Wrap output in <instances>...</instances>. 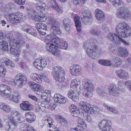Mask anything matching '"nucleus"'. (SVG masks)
<instances>
[{"label": "nucleus", "mask_w": 131, "mask_h": 131, "mask_svg": "<svg viewBox=\"0 0 131 131\" xmlns=\"http://www.w3.org/2000/svg\"><path fill=\"white\" fill-rule=\"evenodd\" d=\"M36 27L40 34L43 35L46 34L47 27L45 24L41 23H38L36 24Z\"/></svg>", "instance_id": "a211bd4d"}, {"label": "nucleus", "mask_w": 131, "mask_h": 131, "mask_svg": "<svg viewBox=\"0 0 131 131\" xmlns=\"http://www.w3.org/2000/svg\"><path fill=\"white\" fill-rule=\"evenodd\" d=\"M36 6L38 10H45L46 9V4L42 2H37L36 4Z\"/></svg>", "instance_id": "a19ab883"}, {"label": "nucleus", "mask_w": 131, "mask_h": 131, "mask_svg": "<svg viewBox=\"0 0 131 131\" xmlns=\"http://www.w3.org/2000/svg\"><path fill=\"white\" fill-rule=\"evenodd\" d=\"M80 107L88 113L94 114L95 110L94 108L91 107V105L85 101H81L79 103Z\"/></svg>", "instance_id": "9b49d317"}, {"label": "nucleus", "mask_w": 131, "mask_h": 131, "mask_svg": "<svg viewBox=\"0 0 131 131\" xmlns=\"http://www.w3.org/2000/svg\"><path fill=\"white\" fill-rule=\"evenodd\" d=\"M109 50L115 55H118L121 57H126L128 55L127 49L125 48L119 47L117 50H115V48L112 47Z\"/></svg>", "instance_id": "1a4fd4ad"}, {"label": "nucleus", "mask_w": 131, "mask_h": 131, "mask_svg": "<svg viewBox=\"0 0 131 131\" xmlns=\"http://www.w3.org/2000/svg\"><path fill=\"white\" fill-rule=\"evenodd\" d=\"M28 15L31 19H34L36 21L42 22L46 21L47 20L46 15L44 13H42L39 16L38 13L32 9L30 8L27 10Z\"/></svg>", "instance_id": "423d86ee"}, {"label": "nucleus", "mask_w": 131, "mask_h": 131, "mask_svg": "<svg viewBox=\"0 0 131 131\" xmlns=\"http://www.w3.org/2000/svg\"><path fill=\"white\" fill-rule=\"evenodd\" d=\"M83 86L87 91H93L94 86L91 81L89 79H84L82 81Z\"/></svg>", "instance_id": "dca6fc26"}, {"label": "nucleus", "mask_w": 131, "mask_h": 131, "mask_svg": "<svg viewBox=\"0 0 131 131\" xmlns=\"http://www.w3.org/2000/svg\"><path fill=\"white\" fill-rule=\"evenodd\" d=\"M115 73L116 75L121 79H127L129 77L127 72L121 69L116 70Z\"/></svg>", "instance_id": "2eb2a0df"}, {"label": "nucleus", "mask_w": 131, "mask_h": 131, "mask_svg": "<svg viewBox=\"0 0 131 131\" xmlns=\"http://www.w3.org/2000/svg\"><path fill=\"white\" fill-rule=\"evenodd\" d=\"M94 43L96 41V40L92 39L90 40L86 41L84 44L83 48L85 49L86 53L92 58L95 59L96 57H99L100 56L98 47L95 45H92L90 42Z\"/></svg>", "instance_id": "20e7f679"}, {"label": "nucleus", "mask_w": 131, "mask_h": 131, "mask_svg": "<svg viewBox=\"0 0 131 131\" xmlns=\"http://www.w3.org/2000/svg\"><path fill=\"white\" fill-rule=\"evenodd\" d=\"M85 129L81 128L79 126H76V127L71 129V131H85Z\"/></svg>", "instance_id": "338daca9"}, {"label": "nucleus", "mask_w": 131, "mask_h": 131, "mask_svg": "<svg viewBox=\"0 0 131 131\" xmlns=\"http://www.w3.org/2000/svg\"><path fill=\"white\" fill-rule=\"evenodd\" d=\"M70 72L73 75H77L81 71V67L80 66L74 64L70 67Z\"/></svg>", "instance_id": "412c9836"}, {"label": "nucleus", "mask_w": 131, "mask_h": 131, "mask_svg": "<svg viewBox=\"0 0 131 131\" xmlns=\"http://www.w3.org/2000/svg\"><path fill=\"white\" fill-rule=\"evenodd\" d=\"M15 79L18 82L19 85L18 86L20 88L25 85L27 82V78L24 75L21 73H19L15 77Z\"/></svg>", "instance_id": "4468645a"}, {"label": "nucleus", "mask_w": 131, "mask_h": 131, "mask_svg": "<svg viewBox=\"0 0 131 131\" xmlns=\"http://www.w3.org/2000/svg\"><path fill=\"white\" fill-rule=\"evenodd\" d=\"M52 71V74L54 77L60 74H65L63 69L60 66L54 67Z\"/></svg>", "instance_id": "f3484780"}, {"label": "nucleus", "mask_w": 131, "mask_h": 131, "mask_svg": "<svg viewBox=\"0 0 131 131\" xmlns=\"http://www.w3.org/2000/svg\"><path fill=\"white\" fill-rule=\"evenodd\" d=\"M0 61L8 67L13 69L15 67L14 63L7 58H2L1 59Z\"/></svg>", "instance_id": "b1692460"}, {"label": "nucleus", "mask_w": 131, "mask_h": 131, "mask_svg": "<svg viewBox=\"0 0 131 131\" xmlns=\"http://www.w3.org/2000/svg\"><path fill=\"white\" fill-rule=\"evenodd\" d=\"M9 17L10 23L13 24H16L23 21L25 18L24 14L19 12L10 14Z\"/></svg>", "instance_id": "6e6552de"}, {"label": "nucleus", "mask_w": 131, "mask_h": 131, "mask_svg": "<svg viewBox=\"0 0 131 131\" xmlns=\"http://www.w3.org/2000/svg\"><path fill=\"white\" fill-rule=\"evenodd\" d=\"M45 42H48L46 45L47 50L55 55L59 54L60 50L56 44H58L60 43L59 38L54 34H50L47 35L45 38Z\"/></svg>", "instance_id": "f03ea898"}, {"label": "nucleus", "mask_w": 131, "mask_h": 131, "mask_svg": "<svg viewBox=\"0 0 131 131\" xmlns=\"http://www.w3.org/2000/svg\"><path fill=\"white\" fill-rule=\"evenodd\" d=\"M2 81L5 83H8L14 86H15L17 85L16 82L15 80L11 78L5 77L2 79Z\"/></svg>", "instance_id": "bb28decb"}, {"label": "nucleus", "mask_w": 131, "mask_h": 131, "mask_svg": "<svg viewBox=\"0 0 131 131\" xmlns=\"http://www.w3.org/2000/svg\"><path fill=\"white\" fill-rule=\"evenodd\" d=\"M12 97H11V101L16 103H18L20 98V93L19 92L15 91L13 94Z\"/></svg>", "instance_id": "2f4dec72"}, {"label": "nucleus", "mask_w": 131, "mask_h": 131, "mask_svg": "<svg viewBox=\"0 0 131 131\" xmlns=\"http://www.w3.org/2000/svg\"><path fill=\"white\" fill-rule=\"evenodd\" d=\"M40 61V64L41 67V70L43 68L45 67L47 65V62L45 59L42 57H39Z\"/></svg>", "instance_id": "864d4df0"}, {"label": "nucleus", "mask_w": 131, "mask_h": 131, "mask_svg": "<svg viewBox=\"0 0 131 131\" xmlns=\"http://www.w3.org/2000/svg\"><path fill=\"white\" fill-rule=\"evenodd\" d=\"M51 7L57 13L59 14L62 13L63 12L62 8L60 6L58 5L56 1L54 0H52L51 2Z\"/></svg>", "instance_id": "aec40b11"}, {"label": "nucleus", "mask_w": 131, "mask_h": 131, "mask_svg": "<svg viewBox=\"0 0 131 131\" xmlns=\"http://www.w3.org/2000/svg\"><path fill=\"white\" fill-rule=\"evenodd\" d=\"M71 113L73 115V116L76 117L79 115L80 112L79 111L78 109H76L75 111H73V112H71Z\"/></svg>", "instance_id": "774afa93"}, {"label": "nucleus", "mask_w": 131, "mask_h": 131, "mask_svg": "<svg viewBox=\"0 0 131 131\" xmlns=\"http://www.w3.org/2000/svg\"><path fill=\"white\" fill-rule=\"evenodd\" d=\"M91 17V14L88 10H85L81 14V20L83 22H85Z\"/></svg>", "instance_id": "cd10ccee"}, {"label": "nucleus", "mask_w": 131, "mask_h": 131, "mask_svg": "<svg viewBox=\"0 0 131 131\" xmlns=\"http://www.w3.org/2000/svg\"><path fill=\"white\" fill-rule=\"evenodd\" d=\"M98 126L102 131H110L111 128V121L107 119H104L100 122Z\"/></svg>", "instance_id": "9d476101"}, {"label": "nucleus", "mask_w": 131, "mask_h": 131, "mask_svg": "<svg viewBox=\"0 0 131 131\" xmlns=\"http://www.w3.org/2000/svg\"><path fill=\"white\" fill-rule=\"evenodd\" d=\"M117 17L119 19H123L124 18L128 19L131 16V12L124 5H123L117 9L116 13Z\"/></svg>", "instance_id": "0eeeda50"}, {"label": "nucleus", "mask_w": 131, "mask_h": 131, "mask_svg": "<svg viewBox=\"0 0 131 131\" xmlns=\"http://www.w3.org/2000/svg\"><path fill=\"white\" fill-rule=\"evenodd\" d=\"M26 32L28 33L33 36L36 37L37 35L36 31L33 27L29 25Z\"/></svg>", "instance_id": "e433bc0d"}, {"label": "nucleus", "mask_w": 131, "mask_h": 131, "mask_svg": "<svg viewBox=\"0 0 131 131\" xmlns=\"http://www.w3.org/2000/svg\"><path fill=\"white\" fill-rule=\"evenodd\" d=\"M98 62L101 65L106 66H110L112 65L111 61L107 60H99Z\"/></svg>", "instance_id": "4c0bfd02"}, {"label": "nucleus", "mask_w": 131, "mask_h": 131, "mask_svg": "<svg viewBox=\"0 0 131 131\" xmlns=\"http://www.w3.org/2000/svg\"><path fill=\"white\" fill-rule=\"evenodd\" d=\"M7 90L9 92L11 91L10 88L5 84H1L0 85V90Z\"/></svg>", "instance_id": "09e8293b"}, {"label": "nucleus", "mask_w": 131, "mask_h": 131, "mask_svg": "<svg viewBox=\"0 0 131 131\" xmlns=\"http://www.w3.org/2000/svg\"><path fill=\"white\" fill-rule=\"evenodd\" d=\"M32 80L38 83H41L42 80L46 78V76L43 74L31 73L30 75Z\"/></svg>", "instance_id": "6ab92c4d"}, {"label": "nucleus", "mask_w": 131, "mask_h": 131, "mask_svg": "<svg viewBox=\"0 0 131 131\" xmlns=\"http://www.w3.org/2000/svg\"><path fill=\"white\" fill-rule=\"evenodd\" d=\"M10 122H8L6 123V124L4 127V128L7 131H13L15 129V128L16 127H14V128L12 125L9 124Z\"/></svg>", "instance_id": "49530a36"}, {"label": "nucleus", "mask_w": 131, "mask_h": 131, "mask_svg": "<svg viewBox=\"0 0 131 131\" xmlns=\"http://www.w3.org/2000/svg\"><path fill=\"white\" fill-rule=\"evenodd\" d=\"M40 61L39 57L36 59L34 62V65L35 67L38 69L41 70V67H40Z\"/></svg>", "instance_id": "de8ad7c7"}, {"label": "nucleus", "mask_w": 131, "mask_h": 131, "mask_svg": "<svg viewBox=\"0 0 131 131\" xmlns=\"http://www.w3.org/2000/svg\"><path fill=\"white\" fill-rule=\"evenodd\" d=\"M107 110L115 114H118V112L117 110L115 109L114 108H113V107H111L110 106H107Z\"/></svg>", "instance_id": "680f3d73"}, {"label": "nucleus", "mask_w": 131, "mask_h": 131, "mask_svg": "<svg viewBox=\"0 0 131 131\" xmlns=\"http://www.w3.org/2000/svg\"><path fill=\"white\" fill-rule=\"evenodd\" d=\"M56 118L61 123H64V124L65 126H67L68 124V122L62 116L60 115H57L56 116Z\"/></svg>", "instance_id": "c03bdc74"}, {"label": "nucleus", "mask_w": 131, "mask_h": 131, "mask_svg": "<svg viewBox=\"0 0 131 131\" xmlns=\"http://www.w3.org/2000/svg\"><path fill=\"white\" fill-rule=\"evenodd\" d=\"M8 44L5 40H2L0 42V49L2 51H7L8 50Z\"/></svg>", "instance_id": "473e14b6"}, {"label": "nucleus", "mask_w": 131, "mask_h": 131, "mask_svg": "<svg viewBox=\"0 0 131 131\" xmlns=\"http://www.w3.org/2000/svg\"><path fill=\"white\" fill-rule=\"evenodd\" d=\"M90 32L93 35L98 36L100 34V31L96 28H93L91 29Z\"/></svg>", "instance_id": "6e6d98bb"}, {"label": "nucleus", "mask_w": 131, "mask_h": 131, "mask_svg": "<svg viewBox=\"0 0 131 131\" xmlns=\"http://www.w3.org/2000/svg\"><path fill=\"white\" fill-rule=\"evenodd\" d=\"M78 125L81 128L85 129L87 128V124L83 119L81 118H78Z\"/></svg>", "instance_id": "f704fd0d"}, {"label": "nucleus", "mask_w": 131, "mask_h": 131, "mask_svg": "<svg viewBox=\"0 0 131 131\" xmlns=\"http://www.w3.org/2000/svg\"><path fill=\"white\" fill-rule=\"evenodd\" d=\"M47 23L51 26L56 25L57 23L56 19L53 17L50 16L48 17Z\"/></svg>", "instance_id": "58836bf2"}, {"label": "nucleus", "mask_w": 131, "mask_h": 131, "mask_svg": "<svg viewBox=\"0 0 131 131\" xmlns=\"http://www.w3.org/2000/svg\"><path fill=\"white\" fill-rule=\"evenodd\" d=\"M56 25L52 26V27L51 28V30L52 32L56 34H58L60 33V30L58 27H57Z\"/></svg>", "instance_id": "5fc2aeb1"}, {"label": "nucleus", "mask_w": 131, "mask_h": 131, "mask_svg": "<svg viewBox=\"0 0 131 131\" xmlns=\"http://www.w3.org/2000/svg\"><path fill=\"white\" fill-rule=\"evenodd\" d=\"M80 81L79 79H74L71 82L70 88L72 90L77 91V90L80 87Z\"/></svg>", "instance_id": "393cba45"}, {"label": "nucleus", "mask_w": 131, "mask_h": 131, "mask_svg": "<svg viewBox=\"0 0 131 131\" xmlns=\"http://www.w3.org/2000/svg\"><path fill=\"white\" fill-rule=\"evenodd\" d=\"M29 85H30L32 90L34 91L38 92L40 93V97L42 99H44V100L45 102H48V95H51V91L48 90H44V88L39 84H37L36 83H34L32 82H29Z\"/></svg>", "instance_id": "39448f33"}, {"label": "nucleus", "mask_w": 131, "mask_h": 131, "mask_svg": "<svg viewBox=\"0 0 131 131\" xmlns=\"http://www.w3.org/2000/svg\"><path fill=\"white\" fill-rule=\"evenodd\" d=\"M0 108L6 112H9L11 111V108L8 105L2 103H0Z\"/></svg>", "instance_id": "c9c22d12"}, {"label": "nucleus", "mask_w": 131, "mask_h": 131, "mask_svg": "<svg viewBox=\"0 0 131 131\" xmlns=\"http://www.w3.org/2000/svg\"><path fill=\"white\" fill-rule=\"evenodd\" d=\"M125 86L129 90L131 91V81L128 80L125 81L124 83Z\"/></svg>", "instance_id": "e2e57ef3"}, {"label": "nucleus", "mask_w": 131, "mask_h": 131, "mask_svg": "<svg viewBox=\"0 0 131 131\" xmlns=\"http://www.w3.org/2000/svg\"><path fill=\"white\" fill-rule=\"evenodd\" d=\"M59 44H57L58 45V46L60 48L64 49H67L68 47V46L67 42L65 41H63L61 42V41L60 39V42Z\"/></svg>", "instance_id": "ea45409f"}, {"label": "nucleus", "mask_w": 131, "mask_h": 131, "mask_svg": "<svg viewBox=\"0 0 131 131\" xmlns=\"http://www.w3.org/2000/svg\"><path fill=\"white\" fill-rule=\"evenodd\" d=\"M6 72V69L3 66L0 64V77L2 78L4 77Z\"/></svg>", "instance_id": "8fccbe9b"}, {"label": "nucleus", "mask_w": 131, "mask_h": 131, "mask_svg": "<svg viewBox=\"0 0 131 131\" xmlns=\"http://www.w3.org/2000/svg\"><path fill=\"white\" fill-rule=\"evenodd\" d=\"M25 117L26 121L29 123H31L35 121L36 117L34 114L31 112H29L25 114Z\"/></svg>", "instance_id": "7c9ffc66"}, {"label": "nucleus", "mask_w": 131, "mask_h": 131, "mask_svg": "<svg viewBox=\"0 0 131 131\" xmlns=\"http://www.w3.org/2000/svg\"><path fill=\"white\" fill-rule=\"evenodd\" d=\"M74 20L77 31L80 32L81 30V22L79 17L76 16L74 17Z\"/></svg>", "instance_id": "72a5a7b5"}, {"label": "nucleus", "mask_w": 131, "mask_h": 131, "mask_svg": "<svg viewBox=\"0 0 131 131\" xmlns=\"http://www.w3.org/2000/svg\"><path fill=\"white\" fill-rule=\"evenodd\" d=\"M115 30L117 34L113 32L108 33L107 38L118 45L123 43L126 46L129 45V43L120 37L125 38L130 36V28L128 25L125 22H121L116 25Z\"/></svg>", "instance_id": "f257e3e1"}, {"label": "nucleus", "mask_w": 131, "mask_h": 131, "mask_svg": "<svg viewBox=\"0 0 131 131\" xmlns=\"http://www.w3.org/2000/svg\"><path fill=\"white\" fill-rule=\"evenodd\" d=\"M125 86L129 90L131 91V81L128 80L125 81L124 83Z\"/></svg>", "instance_id": "0e129e2a"}, {"label": "nucleus", "mask_w": 131, "mask_h": 131, "mask_svg": "<svg viewBox=\"0 0 131 131\" xmlns=\"http://www.w3.org/2000/svg\"><path fill=\"white\" fill-rule=\"evenodd\" d=\"M5 8H4V10L3 7L0 9V14H3L4 16L6 17L8 14V9H7L6 7Z\"/></svg>", "instance_id": "4d7b16f0"}, {"label": "nucleus", "mask_w": 131, "mask_h": 131, "mask_svg": "<svg viewBox=\"0 0 131 131\" xmlns=\"http://www.w3.org/2000/svg\"><path fill=\"white\" fill-rule=\"evenodd\" d=\"M78 90H72L69 91L68 94V97L74 101H76L79 100L78 95Z\"/></svg>", "instance_id": "4be33fe9"}, {"label": "nucleus", "mask_w": 131, "mask_h": 131, "mask_svg": "<svg viewBox=\"0 0 131 131\" xmlns=\"http://www.w3.org/2000/svg\"><path fill=\"white\" fill-rule=\"evenodd\" d=\"M31 105L27 101H23L20 104V107L23 110L29 111L31 109Z\"/></svg>", "instance_id": "a878e982"}, {"label": "nucleus", "mask_w": 131, "mask_h": 131, "mask_svg": "<svg viewBox=\"0 0 131 131\" xmlns=\"http://www.w3.org/2000/svg\"><path fill=\"white\" fill-rule=\"evenodd\" d=\"M10 114L11 116L9 115L8 116V118L10 121H11L10 124L14 126L15 127H17L18 125L17 123L15 122V119L16 118L18 117V116L20 115L19 112L18 111H14L11 112Z\"/></svg>", "instance_id": "ddd939ff"}, {"label": "nucleus", "mask_w": 131, "mask_h": 131, "mask_svg": "<svg viewBox=\"0 0 131 131\" xmlns=\"http://www.w3.org/2000/svg\"><path fill=\"white\" fill-rule=\"evenodd\" d=\"M108 91L111 94L115 96H118L120 94L116 85L114 84L111 85L108 88Z\"/></svg>", "instance_id": "5701e85b"}, {"label": "nucleus", "mask_w": 131, "mask_h": 131, "mask_svg": "<svg viewBox=\"0 0 131 131\" xmlns=\"http://www.w3.org/2000/svg\"><path fill=\"white\" fill-rule=\"evenodd\" d=\"M44 120L46 122L48 123V126L50 128H54L55 125L53 124L54 121L53 119L49 118H45Z\"/></svg>", "instance_id": "a18cd8bd"}, {"label": "nucleus", "mask_w": 131, "mask_h": 131, "mask_svg": "<svg viewBox=\"0 0 131 131\" xmlns=\"http://www.w3.org/2000/svg\"><path fill=\"white\" fill-rule=\"evenodd\" d=\"M17 118V119H15V122L17 123V124L18 123L22 122L24 121V117L20 113V115L18 116V117Z\"/></svg>", "instance_id": "052dcab7"}, {"label": "nucleus", "mask_w": 131, "mask_h": 131, "mask_svg": "<svg viewBox=\"0 0 131 131\" xmlns=\"http://www.w3.org/2000/svg\"><path fill=\"white\" fill-rule=\"evenodd\" d=\"M95 15L97 20L99 21L103 19L104 15L103 12L99 9L95 10Z\"/></svg>", "instance_id": "c756f323"}, {"label": "nucleus", "mask_w": 131, "mask_h": 131, "mask_svg": "<svg viewBox=\"0 0 131 131\" xmlns=\"http://www.w3.org/2000/svg\"><path fill=\"white\" fill-rule=\"evenodd\" d=\"M113 60L115 62V65L116 67H120L122 64V59L119 57H115Z\"/></svg>", "instance_id": "79ce46f5"}, {"label": "nucleus", "mask_w": 131, "mask_h": 131, "mask_svg": "<svg viewBox=\"0 0 131 131\" xmlns=\"http://www.w3.org/2000/svg\"><path fill=\"white\" fill-rule=\"evenodd\" d=\"M69 20L68 19H66L64 20L63 23L65 26V29L67 31H68L70 28V26L69 24Z\"/></svg>", "instance_id": "13d9d810"}, {"label": "nucleus", "mask_w": 131, "mask_h": 131, "mask_svg": "<svg viewBox=\"0 0 131 131\" xmlns=\"http://www.w3.org/2000/svg\"><path fill=\"white\" fill-rule=\"evenodd\" d=\"M20 128L22 131H36L34 127L26 123L21 125Z\"/></svg>", "instance_id": "c85d7f7f"}, {"label": "nucleus", "mask_w": 131, "mask_h": 131, "mask_svg": "<svg viewBox=\"0 0 131 131\" xmlns=\"http://www.w3.org/2000/svg\"><path fill=\"white\" fill-rule=\"evenodd\" d=\"M65 74H60L54 77L55 80L60 83L63 82L65 80L64 75Z\"/></svg>", "instance_id": "37998d69"}, {"label": "nucleus", "mask_w": 131, "mask_h": 131, "mask_svg": "<svg viewBox=\"0 0 131 131\" xmlns=\"http://www.w3.org/2000/svg\"><path fill=\"white\" fill-rule=\"evenodd\" d=\"M18 35V38L19 39V41L17 42L15 39H10L9 42L11 47V53L15 57H17L15 60L16 62H17L19 59V56L21 52L20 48L21 46H24L25 43V41L21 39V34H20Z\"/></svg>", "instance_id": "7ed1b4c3"}, {"label": "nucleus", "mask_w": 131, "mask_h": 131, "mask_svg": "<svg viewBox=\"0 0 131 131\" xmlns=\"http://www.w3.org/2000/svg\"><path fill=\"white\" fill-rule=\"evenodd\" d=\"M54 96V102L56 105H60L61 104L65 103L66 102V98L59 94H55Z\"/></svg>", "instance_id": "f8f14e48"}, {"label": "nucleus", "mask_w": 131, "mask_h": 131, "mask_svg": "<svg viewBox=\"0 0 131 131\" xmlns=\"http://www.w3.org/2000/svg\"><path fill=\"white\" fill-rule=\"evenodd\" d=\"M110 1L114 5H123V3L121 0H110Z\"/></svg>", "instance_id": "3c124183"}, {"label": "nucleus", "mask_w": 131, "mask_h": 131, "mask_svg": "<svg viewBox=\"0 0 131 131\" xmlns=\"http://www.w3.org/2000/svg\"><path fill=\"white\" fill-rule=\"evenodd\" d=\"M124 84V82L122 80L118 81L117 84V86L119 91L123 93L124 91L123 90L122 88H123Z\"/></svg>", "instance_id": "603ef678"}, {"label": "nucleus", "mask_w": 131, "mask_h": 131, "mask_svg": "<svg viewBox=\"0 0 131 131\" xmlns=\"http://www.w3.org/2000/svg\"><path fill=\"white\" fill-rule=\"evenodd\" d=\"M69 107L70 113L75 111L76 109H78L77 107L74 104H72L69 105Z\"/></svg>", "instance_id": "69168bd1"}, {"label": "nucleus", "mask_w": 131, "mask_h": 131, "mask_svg": "<svg viewBox=\"0 0 131 131\" xmlns=\"http://www.w3.org/2000/svg\"><path fill=\"white\" fill-rule=\"evenodd\" d=\"M45 107L47 108L51 109V110H54L56 106L55 105L52 103H48L45 105Z\"/></svg>", "instance_id": "bf43d9fd"}]
</instances>
